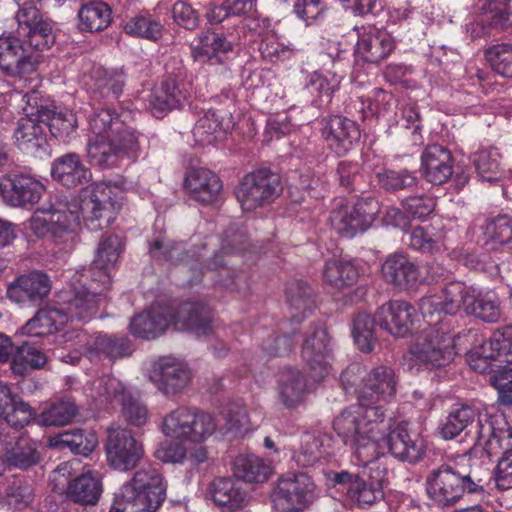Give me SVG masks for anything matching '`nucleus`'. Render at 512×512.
I'll return each mask as SVG.
<instances>
[{"mask_svg": "<svg viewBox=\"0 0 512 512\" xmlns=\"http://www.w3.org/2000/svg\"><path fill=\"white\" fill-rule=\"evenodd\" d=\"M467 314L486 323H496L502 315L501 301L494 291H478L461 281L445 285L438 293L424 296L419 302V311L429 326L424 329L411 346L405 361L410 370L444 367L450 364L455 351V335L445 329L444 321L456 315L461 307Z\"/></svg>", "mask_w": 512, "mask_h": 512, "instance_id": "1", "label": "nucleus"}, {"mask_svg": "<svg viewBox=\"0 0 512 512\" xmlns=\"http://www.w3.org/2000/svg\"><path fill=\"white\" fill-rule=\"evenodd\" d=\"M122 190L107 182H95L78 197L50 198L26 223L37 238L48 239L59 252L70 253L79 242L81 223L92 232L109 227L122 206Z\"/></svg>", "mask_w": 512, "mask_h": 512, "instance_id": "2", "label": "nucleus"}, {"mask_svg": "<svg viewBox=\"0 0 512 512\" xmlns=\"http://www.w3.org/2000/svg\"><path fill=\"white\" fill-rule=\"evenodd\" d=\"M359 364L348 366L340 375V382L347 394L354 393L357 404L345 408L333 421V429L340 438L353 440L354 436L373 438L379 432L377 425L385 418L383 406L396 395L397 376L386 365L373 367L355 387Z\"/></svg>", "mask_w": 512, "mask_h": 512, "instance_id": "3", "label": "nucleus"}, {"mask_svg": "<svg viewBox=\"0 0 512 512\" xmlns=\"http://www.w3.org/2000/svg\"><path fill=\"white\" fill-rule=\"evenodd\" d=\"M128 111L111 108L95 111L89 118L87 157L92 165L110 167L120 154L134 156L138 148L135 131L127 124Z\"/></svg>", "mask_w": 512, "mask_h": 512, "instance_id": "4", "label": "nucleus"}, {"mask_svg": "<svg viewBox=\"0 0 512 512\" xmlns=\"http://www.w3.org/2000/svg\"><path fill=\"white\" fill-rule=\"evenodd\" d=\"M491 478L490 469L478 461L471 458L450 460L429 472L426 490L439 506H452L465 495L483 496Z\"/></svg>", "mask_w": 512, "mask_h": 512, "instance_id": "5", "label": "nucleus"}, {"mask_svg": "<svg viewBox=\"0 0 512 512\" xmlns=\"http://www.w3.org/2000/svg\"><path fill=\"white\" fill-rule=\"evenodd\" d=\"M59 299L58 306L37 311L35 316L20 328V334L43 336L58 332L69 320L88 322L96 315L101 301L96 292L93 297L88 298L75 282L71 283L69 290L61 292Z\"/></svg>", "mask_w": 512, "mask_h": 512, "instance_id": "6", "label": "nucleus"}, {"mask_svg": "<svg viewBox=\"0 0 512 512\" xmlns=\"http://www.w3.org/2000/svg\"><path fill=\"white\" fill-rule=\"evenodd\" d=\"M416 316L415 307L401 300L384 303L376 310L373 318L366 312H359L352 323L355 344L363 353L372 352L376 343L375 325L393 336L405 337L411 333Z\"/></svg>", "mask_w": 512, "mask_h": 512, "instance_id": "7", "label": "nucleus"}, {"mask_svg": "<svg viewBox=\"0 0 512 512\" xmlns=\"http://www.w3.org/2000/svg\"><path fill=\"white\" fill-rule=\"evenodd\" d=\"M249 240L246 229L236 223L224 232L219 252L201 268L202 276L210 275L215 287L231 293H245L250 288L249 273L235 270L231 258L248 250Z\"/></svg>", "mask_w": 512, "mask_h": 512, "instance_id": "8", "label": "nucleus"}, {"mask_svg": "<svg viewBox=\"0 0 512 512\" xmlns=\"http://www.w3.org/2000/svg\"><path fill=\"white\" fill-rule=\"evenodd\" d=\"M341 439L353 449L356 464L363 467V476L347 489V498L357 507L365 509L383 498V484L387 479L388 467L375 461L378 452L373 438L354 436L353 440Z\"/></svg>", "mask_w": 512, "mask_h": 512, "instance_id": "9", "label": "nucleus"}, {"mask_svg": "<svg viewBox=\"0 0 512 512\" xmlns=\"http://www.w3.org/2000/svg\"><path fill=\"white\" fill-rule=\"evenodd\" d=\"M67 349L73 352L61 351L57 358L62 362L77 365L82 356L90 362L108 359L110 362L117 358L129 356L132 353L131 342L126 337H115L98 333L89 335L85 331L72 329L61 335Z\"/></svg>", "mask_w": 512, "mask_h": 512, "instance_id": "10", "label": "nucleus"}, {"mask_svg": "<svg viewBox=\"0 0 512 512\" xmlns=\"http://www.w3.org/2000/svg\"><path fill=\"white\" fill-rule=\"evenodd\" d=\"M124 249L125 241L122 237L114 234L103 236L98 243L92 265L76 272L72 282H75L88 298L93 297L96 292L101 298V305L105 300V292L110 289L112 272Z\"/></svg>", "mask_w": 512, "mask_h": 512, "instance_id": "11", "label": "nucleus"}, {"mask_svg": "<svg viewBox=\"0 0 512 512\" xmlns=\"http://www.w3.org/2000/svg\"><path fill=\"white\" fill-rule=\"evenodd\" d=\"M285 295L289 305L290 319L283 325H289L291 329L281 335L269 334L267 339H263L261 349L267 360L273 357H282L291 352L295 344L294 335L298 332L294 325L301 324L315 308L313 291L303 280L290 281L286 286Z\"/></svg>", "mask_w": 512, "mask_h": 512, "instance_id": "12", "label": "nucleus"}, {"mask_svg": "<svg viewBox=\"0 0 512 512\" xmlns=\"http://www.w3.org/2000/svg\"><path fill=\"white\" fill-rule=\"evenodd\" d=\"M160 506V473L155 465H143L116 495L109 512H156Z\"/></svg>", "mask_w": 512, "mask_h": 512, "instance_id": "13", "label": "nucleus"}, {"mask_svg": "<svg viewBox=\"0 0 512 512\" xmlns=\"http://www.w3.org/2000/svg\"><path fill=\"white\" fill-rule=\"evenodd\" d=\"M377 430L379 433L373 437L378 452L375 461L387 465L384 448L395 459L410 464H416L425 457L426 444L424 439L418 436L412 437L408 431L407 422L396 423L389 419L386 423L384 419L377 425Z\"/></svg>", "mask_w": 512, "mask_h": 512, "instance_id": "14", "label": "nucleus"}, {"mask_svg": "<svg viewBox=\"0 0 512 512\" xmlns=\"http://www.w3.org/2000/svg\"><path fill=\"white\" fill-rule=\"evenodd\" d=\"M11 97L23 103L20 108L25 113V117L18 121L14 132L17 146L26 153L41 156V153L46 152L47 146L45 121L49 119L51 113L45 106L38 105L36 92L22 94L14 91Z\"/></svg>", "mask_w": 512, "mask_h": 512, "instance_id": "15", "label": "nucleus"}, {"mask_svg": "<svg viewBox=\"0 0 512 512\" xmlns=\"http://www.w3.org/2000/svg\"><path fill=\"white\" fill-rule=\"evenodd\" d=\"M86 391L87 396L92 399L97 408L106 409L109 405L119 404L130 424L135 426L145 424L147 420L146 407L133 400L124 385L112 375L103 374L94 379Z\"/></svg>", "mask_w": 512, "mask_h": 512, "instance_id": "16", "label": "nucleus"}, {"mask_svg": "<svg viewBox=\"0 0 512 512\" xmlns=\"http://www.w3.org/2000/svg\"><path fill=\"white\" fill-rule=\"evenodd\" d=\"M282 191L279 174L270 168L262 167L243 176L236 188L235 196L243 211L252 212L273 203Z\"/></svg>", "mask_w": 512, "mask_h": 512, "instance_id": "17", "label": "nucleus"}, {"mask_svg": "<svg viewBox=\"0 0 512 512\" xmlns=\"http://www.w3.org/2000/svg\"><path fill=\"white\" fill-rule=\"evenodd\" d=\"M215 430L214 417L197 407H178L162 419V432L177 440L202 443Z\"/></svg>", "mask_w": 512, "mask_h": 512, "instance_id": "18", "label": "nucleus"}, {"mask_svg": "<svg viewBox=\"0 0 512 512\" xmlns=\"http://www.w3.org/2000/svg\"><path fill=\"white\" fill-rule=\"evenodd\" d=\"M380 212L378 200L372 196L358 199L354 204L339 201L330 213L331 227L344 238L365 232Z\"/></svg>", "mask_w": 512, "mask_h": 512, "instance_id": "19", "label": "nucleus"}, {"mask_svg": "<svg viewBox=\"0 0 512 512\" xmlns=\"http://www.w3.org/2000/svg\"><path fill=\"white\" fill-rule=\"evenodd\" d=\"M40 63V54L17 33L0 36V70L9 77L22 78L36 72Z\"/></svg>", "mask_w": 512, "mask_h": 512, "instance_id": "20", "label": "nucleus"}, {"mask_svg": "<svg viewBox=\"0 0 512 512\" xmlns=\"http://www.w3.org/2000/svg\"><path fill=\"white\" fill-rule=\"evenodd\" d=\"M23 7L16 14L18 23L16 33L26 41V46L39 53L48 49L55 41L52 26L49 21L43 19L35 3L41 0H16Z\"/></svg>", "mask_w": 512, "mask_h": 512, "instance_id": "21", "label": "nucleus"}, {"mask_svg": "<svg viewBox=\"0 0 512 512\" xmlns=\"http://www.w3.org/2000/svg\"><path fill=\"white\" fill-rule=\"evenodd\" d=\"M470 366L479 373H491L496 368L512 364V326L495 331L471 355Z\"/></svg>", "mask_w": 512, "mask_h": 512, "instance_id": "22", "label": "nucleus"}, {"mask_svg": "<svg viewBox=\"0 0 512 512\" xmlns=\"http://www.w3.org/2000/svg\"><path fill=\"white\" fill-rule=\"evenodd\" d=\"M314 490L312 479L305 473H288L279 478L272 493L278 512H295L306 508Z\"/></svg>", "mask_w": 512, "mask_h": 512, "instance_id": "23", "label": "nucleus"}, {"mask_svg": "<svg viewBox=\"0 0 512 512\" xmlns=\"http://www.w3.org/2000/svg\"><path fill=\"white\" fill-rule=\"evenodd\" d=\"M301 355L314 381L319 382L330 373L332 360L330 338L323 322L313 323L309 327Z\"/></svg>", "mask_w": 512, "mask_h": 512, "instance_id": "24", "label": "nucleus"}, {"mask_svg": "<svg viewBox=\"0 0 512 512\" xmlns=\"http://www.w3.org/2000/svg\"><path fill=\"white\" fill-rule=\"evenodd\" d=\"M482 416L479 422V443L483 454L489 460L501 458L512 463V427L504 413H495L494 417Z\"/></svg>", "mask_w": 512, "mask_h": 512, "instance_id": "25", "label": "nucleus"}, {"mask_svg": "<svg viewBox=\"0 0 512 512\" xmlns=\"http://www.w3.org/2000/svg\"><path fill=\"white\" fill-rule=\"evenodd\" d=\"M105 452L109 466L121 472L132 470L144 456L142 444L130 430L121 427L109 428Z\"/></svg>", "mask_w": 512, "mask_h": 512, "instance_id": "26", "label": "nucleus"}, {"mask_svg": "<svg viewBox=\"0 0 512 512\" xmlns=\"http://www.w3.org/2000/svg\"><path fill=\"white\" fill-rule=\"evenodd\" d=\"M320 133L327 148L339 157L356 148L361 138L358 123L342 115H329L320 121Z\"/></svg>", "mask_w": 512, "mask_h": 512, "instance_id": "27", "label": "nucleus"}, {"mask_svg": "<svg viewBox=\"0 0 512 512\" xmlns=\"http://www.w3.org/2000/svg\"><path fill=\"white\" fill-rule=\"evenodd\" d=\"M484 415L492 418L495 413L490 414L487 410L480 411L467 404H453L445 418L441 421L439 434L445 440H452L462 432L466 431V433H471L472 429H474L473 438L475 440V444L473 450L474 452H477L478 449H481V444L479 443L480 435L478 433L479 422L482 416L485 417Z\"/></svg>", "mask_w": 512, "mask_h": 512, "instance_id": "28", "label": "nucleus"}, {"mask_svg": "<svg viewBox=\"0 0 512 512\" xmlns=\"http://www.w3.org/2000/svg\"><path fill=\"white\" fill-rule=\"evenodd\" d=\"M332 51L325 55L330 58L335 71L327 69L314 71L307 76L305 88L316 99L317 106H324L331 103L333 94L339 89L342 76L337 71V66L344 60L345 51L339 49V45L331 47Z\"/></svg>", "mask_w": 512, "mask_h": 512, "instance_id": "29", "label": "nucleus"}, {"mask_svg": "<svg viewBox=\"0 0 512 512\" xmlns=\"http://www.w3.org/2000/svg\"><path fill=\"white\" fill-rule=\"evenodd\" d=\"M44 192V184L30 174H15L0 181V194L13 207L32 206L38 203Z\"/></svg>", "mask_w": 512, "mask_h": 512, "instance_id": "30", "label": "nucleus"}, {"mask_svg": "<svg viewBox=\"0 0 512 512\" xmlns=\"http://www.w3.org/2000/svg\"><path fill=\"white\" fill-rule=\"evenodd\" d=\"M52 288L50 277L43 271H31L18 276L7 287V297L20 305H38Z\"/></svg>", "mask_w": 512, "mask_h": 512, "instance_id": "31", "label": "nucleus"}, {"mask_svg": "<svg viewBox=\"0 0 512 512\" xmlns=\"http://www.w3.org/2000/svg\"><path fill=\"white\" fill-rule=\"evenodd\" d=\"M212 315L209 307L202 302H184L178 309L168 314L162 303V323L174 325L177 329L190 330L197 334L208 335L211 331ZM165 327L162 324V334Z\"/></svg>", "mask_w": 512, "mask_h": 512, "instance_id": "32", "label": "nucleus"}, {"mask_svg": "<svg viewBox=\"0 0 512 512\" xmlns=\"http://www.w3.org/2000/svg\"><path fill=\"white\" fill-rule=\"evenodd\" d=\"M477 243L488 250L512 253V218L506 214L486 218L478 225Z\"/></svg>", "mask_w": 512, "mask_h": 512, "instance_id": "33", "label": "nucleus"}, {"mask_svg": "<svg viewBox=\"0 0 512 512\" xmlns=\"http://www.w3.org/2000/svg\"><path fill=\"white\" fill-rule=\"evenodd\" d=\"M381 271L384 280L400 290L415 287L420 278L419 266L404 253L389 254Z\"/></svg>", "mask_w": 512, "mask_h": 512, "instance_id": "34", "label": "nucleus"}, {"mask_svg": "<svg viewBox=\"0 0 512 512\" xmlns=\"http://www.w3.org/2000/svg\"><path fill=\"white\" fill-rule=\"evenodd\" d=\"M453 156L443 145L427 146L421 155V168L425 180L433 185L446 183L453 174Z\"/></svg>", "mask_w": 512, "mask_h": 512, "instance_id": "35", "label": "nucleus"}, {"mask_svg": "<svg viewBox=\"0 0 512 512\" xmlns=\"http://www.w3.org/2000/svg\"><path fill=\"white\" fill-rule=\"evenodd\" d=\"M184 188L195 201L210 204L219 196L222 182L216 173L207 168H190L184 178Z\"/></svg>", "mask_w": 512, "mask_h": 512, "instance_id": "36", "label": "nucleus"}, {"mask_svg": "<svg viewBox=\"0 0 512 512\" xmlns=\"http://www.w3.org/2000/svg\"><path fill=\"white\" fill-rule=\"evenodd\" d=\"M394 48L395 42L388 33L370 27L368 31L364 30L359 34L355 55L364 62L378 64L385 60Z\"/></svg>", "mask_w": 512, "mask_h": 512, "instance_id": "37", "label": "nucleus"}, {"mask_svg": "<svg viewBox=\"0 0 512 512\" xmlns=\"http://www.w3.org/2000/svg\"><path fill=\"white\" fill-rule=\"evenodd\" d=\"M0 417L15 429L27 426L34 417L33 408L3 381H0Z\"/></svg>", "mask_w": 512, "mask_h": 512, "instance_id": "38", "label": "nucleus"}, {"mask_svg": "<svg viewBox=\"0 0 512 512\" xmlns=\"http://www.w3.org/2000/svg\"><path fill=\"white\" fill-rule=\"evenodd\" d=\"M52 178L63 186L73 188L88 182L90 170L76 153H67L56 158L51 164Z\"/></svg>", "mask_w": 512, "mask_h": 512, "instance_id": "39", "label": "nucleus"}, {"mask_svg": "<svg viewBox=\"0 0 512 512\" xmlns=\"http://www.w3.org/2000/svg\"><path fill=\"white\" fill-rule=\"evenodd\" d=\"M446 232L441 224L416 226L409 235V246L415 251L437 254L446 249Z\"/></svg>", "mask_w": 512, "mask_h": 512, "instance_id": "40", "label": "nucleus"}, {"mask_svg": "<svg viewBox=\"0 0 512 512\" xmlns=\"http://www.w3.org/2000/svg\"><path fill=\"white\" fill-rule=\"evenodd\" d=\"M359 275L357 266L352 261L343 259L327 260L322 272L324 283L338 291L355 285Z\"/></svg>", "mask_w": 512, "mask_h": 512, "instance_id": "41", "label": "nucleus"}, {"mask_svg": "<svg viewBox=\"0 0 512 512\" xmlns=\"http://www.w3.org/2000/svg\"><path fill=\"white\" fill-rule=\"evenodd\" d=\"M102 493L101 476L98 472L88 471L70 481L67 497L77 503L95 504Z\"/></svg>", "mask_w": 512, "mask_h": 512, "instance_id": "42", "label": "nucleus"}, {"mask_svg": "<svg viewBox=\"0 0 512 512\" xmlns=\"http://www.w3.org/2000/svg\"><path fill=\"white\" fill-rule=\"evenodd\" d=\"M233 44L223 34L203 32L199 44L194 48L196 57H205L211 65L224 64L226 54L231 52Z\"/></svg>", "mask_w": 512, "mask_h": 512, "instance_id": "43", "label": "nucleus"}, {"mask_svg": "<svg viewBox=\"0 0 512 512\" xmlns=\"http://www.w3.org/2000/svg\"><path fill=\"white\" fill-rule=\"evenodd\" d=\"M375 177L380 189L388 193L412 190L420 182L417 171L408 168H382Z\"/></svg>", "mask_w": 512, "mask_h": 512, "instance_id": "44", "label": "nucleus"}, {"mask_svg": "<svg viewBox=\"0 0 512 512\" xmlns=\"http://www.w3.org/2000/svg\"><path fill=\"white\" fill-rule=\"evenodd\" d=\"M307 392L305 375L298 369H286L279 382V394L287 408H295L304 401Z\"/></svg>", "mask_w": 512, "mask_h": 512, "instance_id": "45", "label": "nucleus"}, {"mask_svg": "<svg viewBox=\"0 0 512 512\" xmlns=\"http://www.w3.org/2000/svg\"><path fill=\"white\" fill-rule=\"evenodd\" d=\"M79 29L85 32H99L106 29L112 19L111 8L102 1H90L78 11Z\"/></svg>", "mask_w": 512, "mask_h": 512, "instance_id": "46", "label": "nucleus"}, {"mask_svg": "<svg viewBox=\"0 0 512 512\" xmlns=\"http://www.w3.org/2000/svg\"><path fill=\"white\" fill-rule=\"evenodd\" d=\"M95 433L81 429L65 431L51 438L50 445L58 449H68L74 454L88 456L97 446Z\"/></svg>", "mask_w": 512, "mask_h": 512, "instance_id": "47", "label": "nucleus"}, {"mask_svg": "<svg viewBox=\"0 0 512 512\" xmlns=\"http://www.w3.org/2000/svg\"><path fill=\"white\" fill-rule=\"evenodd\" d=\"M38 105L45 106L51 115H49V119L45 121L46 129L56 138L61 139L64 142H68L76 132L78 127V120L76 115L68 110H60L55 111L54 105L50 101H39Z\"/></svg>", "mask_w": 512, "mask_h": 512, "instance_id": "48", "label": "nucleus"}, {"mask_svg": "<svg viewBox=\"0 0 512 512\" xmlns=\"http://www.w3.org/2000/svg\"><path fill=\"white\" fill-rule=\"evenodd\" d=\"M272 468L262 458L250 454L240 455L234 461V474L249 483H262L268 479Z\"/></svg>", "mask_w": 512, "mask_h": 512, "instance_id": "49", "label": "nucleus"}, {"mask_svg": "<svg viewBox=\"0 0 512 512\" xmlns=\"http://www.w3.org/2000/svg\"><path fill=\"white\" fill-rule=\"evenodd\" d=\"M473 164L483 181L496 182L503 176L501 154L497 148L489 147L478 150L473 156Z\"/></svg>", "mask_w": 512, "mask_h": 512, "instance_id": "50", "label": "nucleus"}, {"mask_svg": "<svg viewBox=\"0 0 512 512\" xmlns=\"http://www.w3.org/2000/svg\"><path fill=\"white\" fill-rule=\"evenodd\" d=\"M169 360L162 357V392L176 394L187 386L191 379V372L183 362L170 363Z\"/></svg>", "mask_w": 512, "mask_h": 512, "instance_id": "51", "label": "nucleus"}, {"mask_svg": "<svg viewBox=\"0 0 512 512\" xmlns=\"http://www.w3.org/2000/svg\"><path fill=\"white\" fill-rule=\"evenodd\" d=\"M77 413L76 404L71 400H61L51 404L42 413L36 416L34 420L40 426H64L70 423Z\"/></svg>", "mask_w": 512, "mask_h": 512, "instance_id": "52", "label": "nucleus"}, {"mask_svg": "<svg viewBox=\"0 0 512 512\" xmlns=\"http://www.w3.org/2000/svg\"><path fill=\"white\" fill-rule=\"evenodd\" d=\"M5 460L10 467L28 469L39 461L37 444L28 437L21 436L15 446L7 450Z\"/></svg>", "mask_w": 512, "mask_h": 512, "instance_id": "53", "label": "nucleus"}, {"mask_svg": "<svg viewBox=\"0 0 512 512\" xmlns=\"http://www.w3.org/2000/svg\"><path fill=\"white\" fill-rule=\"evenodd\" d=\"M160 306L153 304L151 307L136 315L130 322V333L142 339H154L157 337L160 321Z\"/></svg>", "mask_w": 512, "mask_h": 512, "instance_id": "54", "label": "nucleus"}, {"mask_svg": "<svg viewBox=\"0 0 512 512\" xmlns=\"http://www.w3.org/2000/svg\"><path fill=\"white\" fill-rule=\"evenodd\" d=\"M47 362L46 355L36 346L25 343L21 345L11 362V368L17 375H25L32 369H38Z\"/></svg>", "mask_w": 512, "mask_h": 512, "instance_id": "55", "label": "nucleus"}, {"mask_svg": "<svg viewBox=\"0 0 512 512\" xmlns=\"http://www.w3.org/2000/svg\"><path fill=\"white\" fill-rule=\"evenodd\" d=\"M190 95V85L179 78V75L168 78L162 84V113L182 107Z\"/></svg>", "mask_w": 512, "mask_h": 512, "instance_id": "56", "label": "nucleus"}, {"mask_svg": "<svg viewBox=\"0 0 512 512\" xmlns=\"http://www.w3.org/2000/svg\"><path fill=\"white\" fill-rule=\"evenodd\" d=\"M224 131L222 117L217 111L208 109L204 116L196 122L193 134L199 141L210 144L217 141L224 134Z\"/></svg>", "mask_w": 512, "mask_h": 512, "instance_id": "57", "label": "nucleus"}, {"mask_svg": "<svg viewBox=\"0 0 512 512\" xmlns=\"http://www.w3.org/2000/svg\"><path fill=\"white\" fill-rule=\"evenodd\" d=\"M492 70L504 78H512V43L490 46L485 53Z\"/></svg>", "mask_w": 512, "mask_h": 512, "instance_id": "58", "label": "nucleus"}, {"mask_svg": "<svg viewBox=\"0 0 512 512\" xmlns=\"http://www.w3.org/2000/svg\"><path fill=\"white\" fill-rule=\"evenodd\" d=\"M324 455L323 442L319 436L304 434L301 437L300 448L295 451L293 458L299 466H313Z\"/></svg>", "mask_w": 512, "mask_h": 512, "instance_id": "59", "label": "nucleus"}, {"mask_svg": "<svg viewBox=\"0 0 512 512\" xmlns=\"http://www.w3.org/2000/svg\"><path fill=\"white\" fill-rule=\"evenodd\" d=\"M212 497L214 502L222 507L231 510L241 506L242 496L238 489L234 487V482L230 478H218L212 483Z\"/></svg>", "mask_w": 512, "mask_h": 512, "instance_id": "60", "label": "nucleus"}, {"mask_svg": "<svg viewBox=\"0 0 512 512\" xmlns=\"http://www.w3.org/2000/svg\"><path fill=\"white\" fill-rule=\"evenodd\" d=\"M220 414L225 421L226 432L238 433L249 422L247 409L242 400H234L226 403Z\"/></svg>", "mask_w": 512, "mask_h": 512, "instance_id": "61", "label": "nucleus"}, {"mask_svg": "<svg viewBox=\"0 0 512 512\" xmlns=\"http://www.w3.org/2000/svg\"><path fill=\"white\" fill-rule=\"evenodd\" d=\"M124 30L129 35L150 40H158L160 37L159 23L149 13L139 14L126 21Z\"/></svg>", "mask_w": 512, "mask_h": 512, "instance_id": "62", "label": "nucleus"}, {"mask_svg": "<svg viewBox=\"0 0 512 512\" xmlns=\"http://www.w3.org/2000/svg\"><path fill=\"white\" fill-rule=\"evenodd\" d=\"M95 75L97 76L94 84L95 90H99L102 96L111 94L113 98L119 97L124 86V75L121 71H107L97 68Z\"/></svg>", "mask_w": 512, "mask_h": 512, "instance_id": "63", "label": "nucleus"}, {"mask_svg": "<svg viewBox=\"0 0 512 512\" xmlns=\"http://www.w3.org/2000/svg\"><path fill=\"white\" fill-rule=\"evenodd\" d=\"M95 75L97 76L94 84L95 90H99L102 96L111 94L113 98L119 97L124 86V75L121 71H107L97 68Z\"/></svg>", "mask_w": 512, "mask_h": 512, "instance_id": "64", "label": "nucleus"}]
</instances>
